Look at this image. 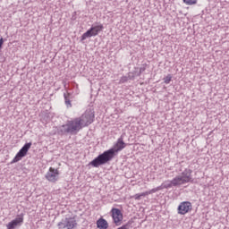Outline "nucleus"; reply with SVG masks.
Listing matches in <instances>:
<instances>
[{
  "label": "nucleus",
  "instance_id": "nucleus-16",
  "mask_svg": "<svg viewBox=\"0 0 229 229\" xmlns=\"http://www.w3.org/2000/svg\"><path fill=\"white\" fill-rule=\"evenodd\" d=\"M171 80H173V75L168 74L166 77L164 78V81L165 85H169L171 83Z\"/></svg>",
  "mask_w": 229,
  "mask_h": 229
},
{
  "label": "nucleus",
  "instance_id": "nucleus-15",
  "mask_svg": "<svg viewBox=\"0 0 229 229\" xmlns=\"http://www.w3.org/2000/svg\"><path fill=\"white\" fill-rule=\"evenodd\" d=\"M128 80H133V77H131L129 73L128 76H122L120 81H119V83L120 84H123V83H126L128 81Z\"/></svg>",
  "mask_w": 229,
  "mask_h": 229
},
{
  "label": "nucleus",
  "instance_id": "nucleus-2",
  "mask_svg": "<svg viewBox=\"0 0 229 229\" xmlns=\"http://www.w3.org/2000/svg\"><path fill=\"white\" fill-rule=\"evenodd\" d=\"M126 148V143L123 140V137L117 140L114 148H112L108 150L104 151L102 154H99L95 159H93L89 165L92 167H99V165H105V164H108L114 157H115V153H119V151H123Z\"/></svg>",
  "mask_w": 229,
  "mask_h": 229
},
{
  "label": "nucleus",
  "instance_id": "nucleus-3",
  "mask_svg": "<svg viewBox=\"0 0 229 229\" xmlns=\"http://www.w3.org/2000/svg\"><path fill=\"white\" fill-rule=\"evenodd\" d=\"M192 182V171L191 168H185L182 172L181 175L175 176V183L177 182L180 185H185V183H191Z\"/></svg>",
  "mask_w": 229,
  "mask_h": 229
},
{
  "label": "nucleus",
  "instance_id": "nucleus-5",
  "mask_svg": "<svg viewBox=\"0 0 229 229\" xmlns=\"http://www.w3.org/2000/svg\"><path fill=\"white\" fill-rule=\"evenodd\" d=\"M59 229H74L78 226V222L74 217H66L57 224Z\"/></svg>",
  "mask_w": 229,
  "mask_h": 229
},
{
  "label": "nucleus",
  "instance_id": "nucleus-19",
  "mask_svg": "<svg viewBox=\"0 0 229 229\" xmlns=\"http://www.w3.org/2000/svg\"><path fill=\"white\" fill-rule=\"evenodd\" d=\"M144 71H146V67H140V74H142V72H144Z\"/></svg>",
  "mask_w": 229,
  "mask_h": 229
},
{
  "label": "nucleus",
  "instance_id": "nucleus-10",
  "mask_svg": "<svg viewBox=\"0 0 229 229\" xmlns=\"http://www.w3.org/2000/svg\"><path fill=\"white\" fill-rule=\"evenodd\" d=\"M111 217H113V221L116 226L121 225V221H123V213L121 209L113 208L111 209Z\"/></svg>",
  "mask_w": 229,
  "mask_h": 229
},
{
  "label": "nucleus",
  "instance_id": "nucleus-12",
  "mask_svg": "<svg viewBox=\"0 0 229 229\" xmlns=\"http://www.w3.org/2000/svg\"><path fill=\"white\" fill-rule=\"evenodd\" d=\"M97 227L99 229H108V222L101 217L97 221Z\"/></svg>",
  "mask_w": 229,
  "mask_h": 229
},
{
  "label": "nucleus",
  "instance_id": "nucleus-13",
  "mask_svg": "<svg viewBox=\"0 0 229 229\" xmlns=\"http://www.w3.org/2000/svg\"><path fill=\"white\" fill-rule=\"evenodd\" d=\"M149 194H155L153 190H150L148 191H145V192H142V193H137L135 194L134 196H132V198L136 200H139L141 198H144L146 196H149Z\"/></svg>",
  "mask_w": 229,
  "mask_h": 229
},
{
  "label": "nucleus",
  "instance_id": "nucleus-18",
  "mask_svg": "<svg viewBox=\"0 0 229 229\" xmlns=\"http://www.w3.org/2000/svg\"><path fill=\"white\" fill-rule=\"evenodd\" d=\"M3 44H4V39L3 38H0V49L3 47Z\"/></svg>",
  "mask_w": 229,
  "mask_h": 229
},
{
  "label": "nucleus",
  "instance_id": "nucleus-8",
  "mask_svg": "<svg viewBox=\"0 0 229 229\" xmlns=\"http://www.w3.org/2000/svg\"><path fill=\"white\" fill-rule=\"evenodd\" d=\"M171 187H180V184L176 182V177H174L172 181H165L157 188H153L152 192H158V191H162L163 189H171Z\"/></svg>",
  "mask_w": 229,
  "mask_h": 229
},
{
  "label": "nucleus",
  "instance_id": "nucleus-7",
  "mask_svg": "<svg viewBox=\"0 0 229 229\" xmlns=\"http://www.w3.org/2000/svg\"><path fill=\"white\" fill-rule=\"evenodd\" d=\"M45 177L51 183H56V181L60 179V171L56 168L50 167Z\"/></svg>",
  "mask_w": 229,
  "mask_h": 229
},
{
  "label": "nucleus",
  "instance_id": "nucleus-9",
  "mask_svg": "<svg viewBox=\"0 0 229 229\" xmlns=\"http://www.w3.org/2000/svg\"><path fill=\"white\" fill-rule=\"evenodd\" d=\"M24 223V213L17 215L16 218L7 224V229H14L17 226H21Z\"/></svg>",
  "mask_w": 229,
  "mask_h": 229
},
{
  "label": "nucleus",
  "instance_id": "nucleus-17",
  "mask_svg": "<svg viewBox=\"0 0 229 229\" xmlns=\"http://www.w3.org/2000/svg\"><path fill=\"white\" fill-rule=\"evenodd\" d=\"M183 3L188 5L196 4L198 3V0H183Z\"/></svg>",
  "mask_w": 229,
  "mask_h": 229
},
{
  "label": "nucleus",
  "instance_id": "nucleus-21",
  "mask_svg": "<svg viewBox=\"0 0 229 229\" xmlns=\"http://www.w3.org/2000/svg\"><path fill=\"white\" fill-rule=\"evenodd\" d=\"M64 89H65V90H67V84L66 83H64Z\"/></svg>",
  "mask_w": 229,
  "mask_h": 229
},
{
  "label": "nucleus",
  "instance_id": "nucleus-11",
  "mask_svg": "<svg viewBox=\"0 0 229 229\" xmlns=\"http://www.w3.org/2000/svg\"><path fill=\"white\" fill-rule=\"evenodd\" d=\"M177 210L178 214L185 216V214L189 213L190 210H192V204L189 201L181 202Z\"/></svg>",
  "mask_w": 229,
  "mask_h": 229
},
{
  "label": "nucleus",
  "instance_id": "nucleus-4",
  "mask_svg": "<svg viewBox=\"0 0 229 229\" xmlns=\"http://www.w3.org/2000/svg\"><path fill=\"white\" fill-rule=\"evenodd\" d=\"M103 24L92 25L89 30L82 34L81 38V42H83V40H87V38H90V37H96L99 35L100 31H103Z\"/></svg>",
  "mask_w": 229,
  "mask_h": 229
},
{
  "label": "nucleus",
  "instance_id": "nucleus-1",
  "mask_svg": "<svg viewBox=\"0 0 229 229\" xmlns=\"http://www.w3.org/2000/svg\"><path fill=\"white\" fill-rule=\"evenodd\" d=\"M94 111L88 109L81 116L66 121L59 127L58 133L59 135H78L81 130L90 126V123H94Z\"/></svg>",
  "mask_w": 229,
  "mask_h": 229
},
{
  "label": "nucleus",
  "instance_id": "nucleus-20",
  "mask_svg": "<svg viewBox=\"0 0 229 229\" xmlns=\"http://www.w3.org/2000/svg\"><path fill=\"white\" fill-rule=\"evenodd\" d=\"M73 87H78V84H76V82L72 83Z\"/></svg>",
  "mask_w": 229,
  "mask_h": 229
},
{
  "label": "nucleus",
  "instance_id": "nucleus-14",
  "mask_svg": "<svg viewBox=\"0 0 229 229\" xmlns=\"http://www.w3.org/2000/svg\"><path fill=\"white\" fill-rule=\"evenodd\" d=\"M64 103L67 108H72V104L71 103V93L70 92L64 93Z\"/></svg>",
  "mask_w": 229,
  "mask_h": 229
},
{
  "label": "nucleus",
  "instance_id": "nucleus-6",
  "mask_svg": "<svg viewBox=\"0 0 229 229\" xmlns=\"http://www.w3.org/2000/svg\"><path fill=\"white\" fill-rule=\"evenodd\" d=\"M32 143L29 142L26 143L16 154L14 158L11 161V164H17V162H20V160H22L26 155H28V151H30V148H31Z\"/></svg>",
  "mask_w": 229,
  "mask_h": 229
}]
</instances>
